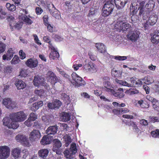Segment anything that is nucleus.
<instances>
[{
  "mask_svg": "<svg viewBox=\"0 0 159 159\" xmlns=\"http://www.w3.org/2000/svg\"><path fill=\"white\" fill-rule=\"evenodd\" d=\"M27 116L23 111H20L10 114L9 117L4 118L3 120V125L10 129H16L19 126L18 122L24 121Z\"/></svg>",
  "mask_w": 159,
  "mask_h": 159,
  "instance_id": "1",
  "label": "nucleus"
},
{
  "mask_svg": "<svg viewBox=\"0 0 159 159\" xmlns=\"http://www.w3.org/2000/svg\"><path fill=\"white\" fill-rule=\"evenodd\" d=\"M127 17L125 16L119 17L115 24V29L119 30V31H125L129 29L131 27L130 25L125 22Z\"/></svg>",
  "mask_w": 159,
  "mask_h": 159,
  "instance_id": "2",
  "label": "nucleus"
},
{
  "mask_svg": "<svg viewBox=\"0 0 159 159\" xmlns=\"http://www.w3.org/2000/svg\"><path fill=\"white\" fill-rule=\"evenodd\" d=\"M77 151L76 144L73 143L71 144L70 148L65 150L64 153L67 159H76L75 154Z\"/></svg>",
  "mask_w": 159,
  "mask_h": 159,
  "instance_id": "3",
  "label": "nucleus"
},
{
  "mask_svg": "<svg viewBox=\"0 0 159 159\" xmlns=\"http://www.w3.org/2000/svg\"><path fill=\"white\" fill-rule=\"evenodd\" d=\"M71 76L73 81L72 82L75 87H78L80 86H84L85 84V81L82 78L75 73H73Z\"/></svg>",
  "mask_w": 159,
  "mask_h": 159,
  "instance_id": "4",
  "label": "nucleus"
},
{
  "mask_svg": "<svg viewBox=\"0 0 159 159\" xmlns=\"http://www.w3.org/2000/svg\"><path fill=\"white\" fill-rule=\"evenodd\" d=\"M113 8V4L110 2H108L104 4L102 8V15L104 16H108L112 11Z\"/></svg>",
  "mask_w": 159,
  "mask_h": 159,
  "instance_id": "5",
  "label": "nucleus"
},
{
  "mask_svg": "<svg viewBox=\"0 0 159 159\" xmlns=\"http://www.w3.org/2000/svg\"><path fill=\"white\" fill-rule=\"evenodd\" d=\"M10 149L7 146H0V159H7L10 155Z\"/></svg>",
  "mask_w": 159,
  "mask_h": 159,
  "instance_id": "6",
  "label": "nucleus"
},
{
  "mask_svg": "<svg viewBox=\"0 0 159 159\" xmlns=\"http://www.w3.org/2000/svg\"><path fill=\"white\" fill-rule=\"evenodd\" d=\"M137 78L135 77H132L130 78L129 82L131 83L124 81L122 80H120L117 79L115 80V81L117 83L124 86H127L128 87H131L133 86H135L136 85V80Z\"/></svg>",
  "mask_w": 159,
  "mask_h": 159,
  "instance_id": "7",
  "label": "nucleus"
},
{
  "mask_svg": "<svg viewBox=\"0 0 159 159\" xmlns=\"http://www.w3.org/2000/svg\"><path fill=\"white\" fill-rule=\"evenodd\" d=\"M46 78L48 82L54 85L58 82V79L56 75L52 71H48L46 74Z\"/></svg>",
  "mask_w": 159,
  "mask_h": 159,
  "instance_id": "8",
  "label": "nucleus"
},
{
  "mask_svg": "<svg viewBox=\"0 0 159 159\" xmlns=\"http://www.w3.org/2000/svg\"><path fill=\"white\" fill-rule=\"evenodd\" d=\"M20 12L21 15L19 16V19H21L28 24H31L32 23V21L26 15L28 14V11L25 9L22 8L20 10Z\"/></svg>",
  "mask_w": 159,
  "mask_h": 159,
  "instance_id": "9",
  "label": "nucleus"
},
{
  "mask_svg": "<svg viewBox=\"0 0 159 159\" xmlns=\"http://www.w3.org/2000/svg\"><path fill=\"white\" fill-rule=\"evenodd\" d=\"M16 139L17 142L21 143L25 146H29L30 145L27 137L24 135L18 134L16 136Z\"/></svg>",
  "mask_w": 159,
  "mask_h": 159,
  "instance_id": "10",
  "label": "nucleus"
},
{
  "mask_svg": "<svg viewBox=\"0 0 159 159\" xmlns=\"http://www.w3.org/2000/svg\"><path fill=\"white\" fill-rule=\"evenodd\" d=\"M2 104L7 108L10 109H13L16 107L15 102L9 98H5L3 99Z\"/></svg>",
  "mask_w": 159,
  "mask_h": 159,
  "instance_id": "11",
  "label": "nucleus"
},
{
  "mask_svg": "<svg viewBox=\"0 0 159 159\" xmlns=\"http://www.w3.org/2000/svg\"><path fill=\"white\" fill-rule=\"evenodd\" d=\"M140 34L139 30H134L129 32L127 36L128 39L132 41L135 42L139 38Z\"/></svg>",
  "mask_w": 159,
  "mask_h": 159,
  "instance_id": "12",
  "label": "nucleus"
},
{
  "mask_svg": "<svg viewBox=\"0 0 159 159\" xmlns=\"http://www.w3.org/2000/svg\"><path fill=\"white\" fill-rule=\"evenodd\" d=\"M83 67L85 70L92 73L96 72L97 66L93 63L89 62L88 64L84 65Z\"/></svg>",
  "mask_w": 159,
  "mask_h": 159,
  "instance_id": "13",
  "label": "nucleus"
},
{
  "mask_svg": "<svg viewBox=\"0 0 159 159\" xmlns=\"http://www.w3.org/2000/svg\"><path fill=\"white\" fill-rule=\"evenodd\" d=\"M41 137V134L39 131L34 129L30 134L29 138L30 140L35 141L38 140Z\"/></svg>",
  "mask_w": 159,
  "mask_h": 159,
  "instance_id": "14",
  "label": "nucleus"
},
{
  "mask_svg": "<svg viewBox=\"0 0 159 159\" xmlns=\"http://www.w3.org/2000/svg\"><path fill=\"white\" fill-rule=\"evenodd\" d=\"M33 82L34 85L35 86H40L45 84L44 79L41 76H38L34 77Z\"/></svg>",
  "mask_w": 159,
  "mask_h": 159,
  "instance_id": "15",
  "label": "nucleus"
},
{
  "mask_svg": "<svg viewBox=\"0 0 159 159\" xmlns=\"http://www.w3.org/2000/svg\"><path fill=\"white\" fill-rule=\"evenodd\" d=\"M21 151L19 148H14L11 151V155L15 159H17L21 157Z\"/></svg>",
  "mask_w": 159,
  "mask_h": 159,
  "instance_id": "16",
  "label": "nucleus"
},
{
  "mask_svg": "<svg viewBox=\"0 0 159 159\" xmlns=\"http://www.w3.org/2000/svg\"><path fill=\"white\" fill-rule=\"evenodd\" d=\"M129 2V0H114V3L118 9L123 8L126 4Z\"/></svg>",
  "mask_w": 159,
  "mask_h": 159,
  "instance_id": "17",
  "label": "nucleus"
},
{
  "mask_svg": "<svg viewBox=\"0 0 159 159\" xmlns=\"http://www.w3.org/2000/svg\"><path fill=\"white\" fill-rule=\"evenodd\" d=\"M26 64L28 66L33 68L37 66L38 62L36 59L34 58H30L27 61Z\"/></svg>",
  "mask_w": 159,
  "mask_h": 159,
  "instance_id": "18",
  "label": "nucleus"
},
{
  "mask_svg": "<svg viewBox=\"0 0 159 159\" xmlns=\"http://www.w3.org/2000/svg\"><path fill=\"white\" fill-rule=\"evenodd\" d=\"M14 53L12 48H10L6 54L2 56V59L4 61L10 60L13 57Z\"/></svg>",
  "mask_w": 159,
  "mask_h": 159,
  "instance_id": "19",
  "label": "nucleus"
},
{
  "mask_svg": "<svg viewBox=\"0 0 159 159\" xmlns=\"http://www.w3.org/2000/svg\"><path fill=\"white\" fill-rule=\"evenodd\" d=\"M61 105V102L59 100L56 99L54 100L53 103L49 102L48 104V106L49 108L53 109L58 108Z\"/></svg>",
  "mask_w": 159,
  "mask_h": 159,
  "instance_id": "20",
  "label": "nucleus"
},
{
  "mask_svg": "<svg viewBox=\"0 0 159 159\" xmlns=\"http://www.w3.org/2000/svg\"><path fill=\"white\" fill-rule=\"evenodd\" d=\"M54 144L53 147V151L56 152L57 154H59L60 152V148L61 146V143L60 141L58 139L54 140Z\"/></svg>",
  "mask_w": 159,
  "mask_h": 159,
  "instance_id": "21",
  "label": "nucleus"
},
{
  "mask_svg": "<svg viewBox=\"0 0 159 159\" xmlns=\"http://www.w3.org/2000/svg\"><path fill=\"white\" fill-rule=\"evenodd\" d=\"M112 111L115 114L118 115L122 114L128 113L130 112V111L126 108H119L117 109H113Z\"/></svg>",
  "mask_w": 159,
  "mask_h": 159,
  "instance_id": "22",
  "label": "nucleus"
},
{
  "mask_svg": "<svg viewBox=\"0 0 159 159\" xmlns=\"http://www.w3.org/2000/svg\"><path fill=\"white\" fill-rule=\"evenodd\" d=\"M52 10L50 11V10L49 9L51 14L55 18L58 19H60L61 18L60 12L55 8L53 4H52Z\"/></svg>",
  "mask_w": 159,
  "mask_h": 159,
  "instance_id": "23",
  "label": "nucleus"
},
{
  "mask_svg": "<svg viewBox=\"0 0 159 159\" xmlns=\"http://www.w3.org/2000/svg\"><path fill=\"white\" fill-rule=\"evenodd\" d=\"M58 129L57 125L51 126L48 127L46 130V133L48 135H54L56 134Z\"/></svg>",
  "mask_w": 159,
  "mask_h": 159,
  "instance_id": "24",
  "label": "nucleus"
},
{
  "mask_svg": "<svg viewBox=\"0 0 159 159\" xmlns=\"http://www.w3.org/2000/svg\"><path fill=\"white\" fill-rule=\"evenodd\" d=\"M95 47L100 53H103L104 55L107 54L106 52L105 47L103 43H96L95 44Z\"/></svg>",
  "mask_w": 159,
  "mask_h": 159,
  "instance_id": "25",
  "label": "nucleus"
},
{
  "mask_svg": "<svg viewBox=\"0 0 159 159\" xmlns=\"http://www.w3.org/2000/svg\"><path fill=\"white\" fill-rule=\"evenodd\" d=\"M15 84L18 89H23L26 86V84L24 81L19 80L15 81Z\"/></svg>",
  "mask_w": 159,
  "mask_h": 159,
  "instance_id": "26",
  "label": "nucleus"
},
{
  "mask_svg": "<svg viewBox=\"0 0 159 159\" xmlns=\"http://www.w3.org/2000/svg\"><path fill=\"white\" fill-rule=\"evenodd\" d=\"M103 84L104 88H105L106 91L111 93H113L114 92V90L111 89L113 87L109 81L103 82Z\"/></svg>",
  "mask_w": 159,
  "mask_h": 159,
  "instance_id": "27",
  "label": "nucleus"
},
{
  "mask_svg": "<svg viewBox=\"0 0 159 159\" xmlns=\"http://www.w3.org/2000/svg\"><path fill=\"white\" fill-rule=\"evenodd\" d=\"M49 151L48 149H42L39 151V156L43 159H45L48 155Z\"/></svg>",
  "mask_w": 159,
  "mask_h": 159,
  "instance_id": "28",
  "label": "nucleus"
},
{
  "mask_svg": "<svg viewBox=\"0 0 159 159\" xmlns=\"http://www.w3.org/2000/svg\"><path fill=\"white\" fill-rule=\"evenodd\" d=\"M152 42L155 44H157L159 42V32H156L151 36Z\"/></svg>",
  "mask_w": 159,
  "mask_h": 159,
  "instance_id": "29",
  "label": "nucleus"
},
{
  "mask_svg": "<svg viewBox=\"0 0 159 159\" xmlns=\"http://www.w3.org/2000/svg\"><path fill=\"white\" fill-rule=\"evenodd\" d=\"M63 141L65 143V145L67 147L71 142L72 140L70 136V134H68L65 135L62 138Z\"/></svg>",
  "mask_w": 159,
  "mask_h": 159,
  "instance_id": "30",
  "label": "nucleus"
},
{
  "mask_svg": "<svg viewBox=\"0 0 159 159\" xmlns=\"http://www.w3.org/2000/svg\"><path fill=\"white\" fill-rule=\"evenodd\" d=\"M111 93L115 97L119 98H123L125 95L123 92V89L122 88L119 89L116 92L114 91V92L113 93Z\"/></svg>",
  "mask_w": 159,
  "mask_h": 159,
  "instance_id": "31",
  "label": "nucleus"
},
{
  "mask_svg": "<svg viewBox=\"0 0 159 159\" xmlns=\"http://www.w3.org/2000/svg\"><path fill=\"white\" fill-rule=\"evenodd\" d=\"M52 139L48 136H44L40 141V143L43 145H45L50 143Z\"/></svg>",
  "mask_w": 159,
  "mask_h": 159,
  "instance_id": "32",
  "label": "nucleus"
},
{
  "mask_svg": "<svg viewBox=\"0 0 159 159\" xmlns=\"http://www.w3.org/2000/svg\"><path fill=\"white\" fill-rule=\"evenodd\" d=\"M144 82L147 85H149L154 82V80L152 76H149L145 77L143 79Z\"/></svg>",
  "mask_w": 159,
  "mask_h": 159,
  "instance_id": "33",
  "label": "nucleus"
},
{
  "mask_svg": "<svg viewBox=\"0 0 159 159\" xmlns=\"http://www.w3.org/2000/svg\"><path fill=\"white\" fill-rule=\"evenodd\" d=\"M43 105V103L42 101H40L33 104L31 110L33 111H35L39 109L40 107H41Z\"/></svg>",
  "mask_w": 159,
  "mask_h": 159,
  "instance_id": "34",
  "label": "nucleus"
},
{
  "mask_svg": "<svg viewBox=\"0 0 159 159\" xmlns=\"http://www.w3.org/2000/svg\"><path fill=\"white\" fill-rule=\"evenodd\" d=\"M39 6H42L44 7H47L49 9V5L50 3L47 0H39L37 2Z\"/></svg>",
  "mask_w": 159,
  "mask_h": 159,
  "instance_id": "35",
  "label": "nucleus"
},
{
  "mask_svg": "<svg viewBox=\"0 0 159 159\" xmlns=\"http://www.w3.org/2000/svg\"><path fill=\"white\" fill-rule=\"evenodd\" d=\"M157 17L156 15H151L149 17L148 22L151 25H154L157 22Z\"/></svg>",
  "mask_w": 159,
  "mask_h": 159,
  "instance_id": "36",
  "label": "nucleus"
},
{
  "mask_svg": "<svg viewBox=\"0 0 159 159\" xmlns=\"http://www.w3.org/2000/svg\"><path fill=\"white\" fill-rule=\"evenodd\" d=\"M7 20L10 22L9 25L11 29H13V25L15 24L14 17L11 15H9L7 18Z\"/></svg>",
  "mask_w": 159,
  "mask_h": 159,
  "instance_id": "37",
  "label": "nucleus"
},
{
  "mask_svg": "<svg viewBox=\"0 0 159 159\" xmlns=\"http://www.w3.org/2000/svg\"><path fill=\"white\" fill-rule=\"evenodd\" d=\"M70 119V116L69 114L66 112L63 113L62 116L60 117V120L64 122L68 121Z\"/></svg>",
  "mask_w": 159,
  "mask_h": 159,
  "instance_id": "38",
  "label": "nucleus"
},
{
  "mask_svg": "<svg viewBox=\"0 0 159 159\" xmlns=\"http://www.w3.org/2000/svg\"><path fill=\"white\" fill-rule=\"evenodd\" d=\"M138 103L140 107L143 108H147L149 107V105L148 102L142 100L139 101Z\"/></svg>",
  "mask_w": 159,
  "mask_h": 159,
  "instance_id": "39",
  "label": "nucleus"
},
{
  "mask_svg": "<svg viewBox=\"0 0 159 159\" xmlns=\"http://www.w3.org/2000/svg\"><path fill=\"white\" fill-rule=\"evenodd\" d=\"M59 57V54L57 50L52 51L49 55V57L51 59H55Z\"/></svg>",
  "mask_w": 159,
  "mask_h": 159,
  "instance_id": "40",
  "label": "nucleus"
},
{
  "mask_svg": "<svg viewBox=\"0 0 159 159\" xmlns=\"http://www.w3.org/2000/svg\"><path fill=\"white\" fill-rule=\"evenodd\" d=\"M42 120L46 125H48L52 122L50 117L49 116H43L42 118Z\"/></svg>",
  "mask_w": 159,
  "mask_h": 159,
  "instance_id": "41",
  "label": "nucleus"
},
{
  "mask_svg": "<svg viewBox=\"0 0 159 159\" xmlns=\"http://www.w3.org/2000/svg\"><path fill=\"white\" fill-rule=\"evenodd\" d=\"M6 7L7 9L10 11H14L16 9V6L13 4L7 3L6 4Z\"/></svg>",
  "mask_w": 159,
  "mask_h": 159,
  "instance_id": "42",
  "label": "nucleus"
},
{
  "mask_svg": "<svg viewBox=\"0 0 159 159\" xmlns=\"http://www.w3.org/2000/svg\"><path fill=\"white\" fill-rule=\"evenodd\" d=\"M20 61L18 56L15 55L11 61V63L13 65L17 64L19 63Z\"/></svg>",
  "mask_w": 159,
  "mask_h": 159,
  "instance_id": "43",
  "label": "nucleus"
},
{
  "mask_svg": "<svg viewBox=\"0 0 159 159\" xmlns=\"http://www.w3.org/2000/svg\"><path fill=\"white\" fill-rule=\"evenodd\" d=\"M43 124L40 121H36L34 123L33 127L35 128L40 129L43 127Z\"/></svg>",
  "mask_w": 159,
  "mask_h": 159,
  "instance_id": "44",
  "label": "nucleus"
},
{
  "mask_svg": "<svg viewBox=\"0 0 159 159\" xmlns=\"http://www.w3.org/2000/svg\"><path fill=\"white\" fill-rule=\"evenodd\" d=\"M73 18L75 22L78 24L81 22L83 19V17L80 15L74 16Z\"/></svg>",
  "mask_w": 159,
  "mask_h": 159,
  "instance_id": "45",
  "label": "nucleus"
},
{
  "mask_svg": "<svg viewBox=\"0 0 159 159\" xmlns=\"http://www.w3.org/2000/svg\"><path fill=\"white\" fill-rule=\"evenodd\" d=\"M13 71V69L11 66H7L5 67L4 70V72L7 74L11 73Z\"/></svg>",
  "mask_w": 159,
  "mask_h": 159,
  "instance_id": "46",
  "label": "nucleus"
},
{
  "mask_svg": "<svg viewBox=\"0 0 159 159\" xmlns=\"http://www.w3.org/2000/svg\"><path fill=\"white\" fill-rule=\"evenodd\" d=\"M111 75L115 77H118L120 75L119 71L117 70L115 68L113 69L111 72Z\"/></svg>",
  "mask_w": 159,
  "mask_h": 159,
  "instance_id": "47",
  "label": "nucleus"
},
{
  "mask_svg": "<svg viewBox=\"0 0 159 159\" xmlns=\"http://www.w3.org/2000/svg\"><path fill=\"white\" fill-rule=\"evenodd\" d=\"M151 136L154 138L159 137V129H157L151 132Z\"/></svg>",
  "mask_w": 159,
  "mask_h": 159,
  "instance_id": "48",
  "label": "nucleus"
},
{
  "mask_svg": "<svg viewBox=\"0 0 159 159\" xmlns=\"http://www.w3.org/2000/svg\"><path fill=\"white\" fill-rule=\"evenodd\" d=\"M35 92L36 95H38L41 97L45 96V93L43 89H40V90L37 89L35 90Z\"/></svg>",
  "mask_w": 159,
  "mask_h": 159,
  "instance_id": "49",
  "label": "nucleus"
},
{
  "mask_svg": "<svg viewBox=\"0 0 159 159\" xmlns=\"http://www.w3.org/2000/svg\"><path fill=\"white\" fill-rule=\"evenodd\" d=\"M152 104L153 109L157 111H159V101L157 100L155 102V103H152Z\"/></svg>",
  "mask_w": 159,
  "mask_h": 159,
  "instance_id": "50",
  "label": "nucleus"
},
{
  "mask_svg": "<svg viewBox=\"0 0 159 159\" xmlns=\"http://www.w3.org/2000/svg\"><path fill=\"white\" fill-rule=\"evenodd\" d=\"M128 93L130 95L138 94L139 91L135 89H130L127 90Z\"/></svg>",
  "mask_w": 159,
  "mask_h": 159,
  "instance_id": "51",
  "label": "nucleus"
},
{
  "mask_svg": "<svg viewBox=\"0 0 159 159\" xmlns=\"http://www.w3.org/2000/svg\"><path fill=\"white\" fill-rule=\"evenodd\" d=\"M131 125L132 126L134 131L137 133L140 132V130L138 128V126L134 122H131Z\"/></svg>",
  "mask_w": 159,
  "mask_h": 159,
  "instance_id": "52",
  "label": "nucleus"
},
{
  "mask_svg": "<svg viewBox=\"0 0 159 159\" xmlns=\"http://www.w3.org/2000/svg\"><path fill=\"white\" fill-rule=\"evenodd\" d=\"M82 65L80 64H77V61H75L74 62L72 67L75 70H78L80 67H81Z\"/></svg>",
  "mask_w": 159,
  "mask_h": 159,
  "instance_id": "53",
  "label": "nucleus"
},
{
  "mask_svg": "<svg viewBox=\"0 0 159 159\" xmlns=\"http://www.w3.org/2000/svg\"><path fill=\"white\" fill-rule=\"evenodd\" d=\"M61 97L63 100H65L67 102H70L69 97L66 93H62L61 94Z\"/></svg>",
  "mask_w": 159,
  "mask_h": 159,
  "instance_id": "54",
  "label": "nucleus"
},
{
  "mask_svg": "<svg viewBox=\"0 0 159 159\" xmlns=\"http://www.w3.org/2000/svg\"><path fill=\"white\" fill-rule=\"evenodd\" d=\"M28 152L27 150L26 149L23 150L22 152H21V153L22 158L25 159L28 156Z\"/></svg>",
  "mask_w": 159,
  "mask_h": 159,
  "instance_id": "55",
  "label": "nucleus"
},
{
  "mask_svg": "<svg viewBox=\"0 0 159 159\" xmlns=\"http://www.w3.org/2000/svg\"><path fill=\"white\" fill-rule=\"evenodd\" d=\"M102 89L101 87H98L97 89L94 91V93L97 96H99L102 93Z\"/></svg>",
  "mask_w": 159,
  "mask_h": 159,
  "instance_id": "56",
  "label": "nucleus"
},
{
  "mask_svg": "<svg viewBox=\"0 0 159 159\" xmlns=\"http://www.w3.org/2000/svg\"><path fill=\"white\" fill-rule=\"evenodd\" d=\"M29 118L33 121L37 118V116L34 113H32L30 114Z\"/></svg>",
  "mask_w": 159,
  "mask_h": 159,
  "instance_id": "57",
  "label": "nucleus"
},
{
  "mask_svg": "<svg viewBox=\"0 0 159 159\" xmlns=\"http://www.w3.org/2000/svg\"><path fill=\"white\" fill-rule=\"evenodd\" d=\"M5 44L2 42H0V54L5 51Z\"/></svg>",
  "mask_w": 159,
  "mask_h": 159,
  "instance_id": "58",
  "label": "nucleus"
},
{
  "mask_svg": "<svg viewBox=\"0 0 159 159\" xmlns=\"http://www.w3.org/2000/svg\"><path fill=\"white\" fill-rule=\"evenodd\" d=\"M146 99L149 101L151 102L152 103H155V102L157 100L149 95H147L146 97Z\"/></svg>",
  "mask_w": 159,
  "mask_h": 159,
  "instance_id": "59",
  "label": "nucleus"
},
{
  "mask_svg": "<svg viewBox=\"0 0 159 159\" xmlns=\"http://www.w3.org/2000/svg\"><path fill=\"white\" fill-rule=\"evenodd\" d=\"M154 87L155 91L159 94V81H157L155 83Z\"/></svg>",
  "mask_w": 159,
  "mask_h": 159,
  "instance_id": "60",
  "label": "nucleus"
},
{
  "mask_svg": "<svg viewBox=\"0 0 159 159\" xmlns=\"http://www.w3.org/2000/svg\"><path fill=\"white\" fill-rule=\"evenodd\" d=\"M139 123L140 124L144 126H146L148 125V121L144 119H142L140 120Z\"/></svg>",
  "mask_w": 159,
  "mask_h": 159,
  "instance_id": "61",
  "label": "nucleus"
},
{
  "mask_svg": "<svg viewBox=\"0 0 159 159\" xmlns=\"http://www.w3.org/2000/svg\"><path fill=\"white\" fill-rule=\"evenodd\" d=\"M57 70L64 77L66 78H68L69 77V75L66 74V73L63 71L61 69H59V68L57 69Z\"/></svg>",
  "mask_w": 159,
  "mask_h": 159,
  "instance_id": "62",
  "label": "nucleus"
},
{
  "mask_svg": "<svg viewBox=\"0 0 159 159\" xmlns=\"http://www.w3.org/2000/svg\"><path fill=\"white\" fill-rule=\"evenodd\" d=\"M28 74L27 71L25 70H22L20 72V75L22 77H25Z\"/></svg>",
  "mask_w": 159,
  "mask_h": 159,
  "instance_id": "63",
  "label": "nucleus"
},
{
  "mask_svg": "<svg viewBox=\"0 0 159 159\" xmlns=\"http://www.w3.org/2000/svg\"><path fill=\"white\" fill-rule=\"evenodd\" d=\"M19 54L20 55V59H24L25 58V54L22 50H21L19 51Z\"/></svg>",
  "mask_w": 159,
  "mask_h": 159,
  "instance_id": "64",
  "label": "nucleus"
}]
</instances>
